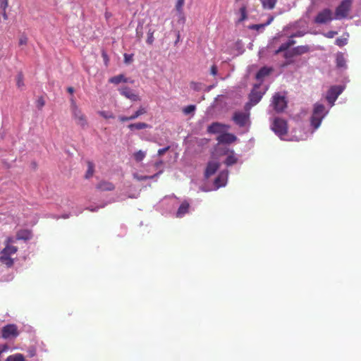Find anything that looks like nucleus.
<instances>
[{
  "label": "nucleus",
  "instance_id": "50",
  "mask_svg": "<svg viewBox=\"0 0 361 361\" xmlns=\"http://www.w3.org/2000/svg\"><path fill=\"white\" fill-rule=\"evenodd\" d=\"M102 58H103V59L104 61L105 64L107 65L108 62H109V57H108V55H107V54L106 53L105 51H102Z\"/></svg>",
  "mask_w": 361,
  "mask_h": 361
},
{
  "label": "nucleus",
  "instance_id": "36",
  "mask_svg": "<svg viewBox=\"0 0 361 361\" xmlns=\"http://www.w3.org/2000/svg\"><path fill=\"white\" fill-rule=\"evenodd\" d=\"M98 114L106 119L114 118V114L111 112H108V111H100L98 112Z\"/></svg>",
  "mask_w": 361,
  "mask_h": 361
},
{
  "label": "nucleus",
  "instance_id": "15",
  "mask_svg": "<svg viewBox=\"0 0 361 361\" xmlns=\"http://www.w3.org/2000/svg\"><path fill=\"white\" fill-rule=\"evenodd\" d=\"M190 208V204L187 201H183L179 208L178 209L176 212V217L177 218H182L186 214L188 213Z\"/></svg>",
  "mask_w": 361,
  "mask_h": 361
},
{
  "label": "nucleus",
  "instance_id": "57",
  "mask_svg": "<svg viewBox=\"0 0 361 361\" xmlns=\"http://www.w3.org/2000/svg\"><path fill=\"white\" fill-rule=\"evenodd\" d=\"M68 92L70 93V94H73V92H74V89L73 87H68V89H67Z\"/></svg>",
  "mask_w": 361,
  "mask_h": 361
},
{
  "label": "nucleus",
  "instance_id": "30",
  "mask_svg": "<svg viewBox=\"0 0 361 361\" xmlns=\"http://www.w3.org/2000/svg\"><path fill=\"white\" fill-rule=\"evenodd\" d=\"M146 153L142 150H139L134 153L133 157L136 161L140 162L145 157Z\"/></svg>",
  "mask_w": 361,
  "mask_h": 361
},
{
  "label": "nucleus",
  "instance_id": "6",
  "mask_svg": "<svg viewBox=\"0 0 361 361\" xmlns=\"http://www.w3.org/2000/svg\"><path fill=\"white\" fill-rule=\"evenodd\" d=\"M334 19L333 12L329 8H324L317 13L314 18V23L317 24H325Z\"/></svg>",
  "mask_w": 361,
  "mask_h": 361
},
{
  "label": "nucleus",
  "instance_id": "29",
  "mask_svg": "<svg viewBox=\"0 0 361 361\" xmlns=\"http://www.w3.org/2000/svg\"><path fill=\"white\" fill-rule=\"evenodd\" d=\"M146 109L143 106H140L133 115H131L132 119L135 120L141 115L146 114Z\"/></svg>",
  "mask_w": 361,
  "mask_h": 361
},
{
  "label": "nucleus",
  "instance_id": "22",
  "mask_svg": "<svg viewBox=\"0 0 361 361\" xmlns=\"http://www.w3.org/2000/svg\"><path fill=\"white\" fill-rule=\"evenodd\" d=\"M295 44V41L293 39H289L287 42L283 43L279 49L276 51V54H278L282 51L287 50L289 47Z\"/></svg>",
  "mask_w": 361,
  "mask_h": 361
},
{
  "label": "nucleus",
  "instance_id": "21",
  "mask_svg": "<svg viewBox=\"0 0 361 361\" xmlns=\"http://www.w3.org/2000/svg\"><path fill=\"white\" fill-rule=\"evenodd\" d=\"M336 66L338 68H345L346 67V61L344 57L343 54L338 53L336 54Z\"/></svg>",
  "mask_w": 361,
  "mask_h": 361
},
{
  "label": "nucleus",
  "instance_id": "11",
  "mask_svg": "<svg viewBox=\"0 0 361 361\" xmlns=\"http://www.w3.org/2000/svg\"><path fill=\"white\" fill-rule=\"evenodd\" d=\"M230 128L228 125L220 123L218 122H214L207 128V132L209 133H218L223 130H228Z\"/></svg>",
  "mask_w": 361,
  "mask_h": 361
},
{
  "label": "nucleus",
  "instance_id": "13",
  "mask_svg": "<svg viewBox=\"0 0 361 361\" xmlns=\"http://www.w3.org/2000/svg\"><path fill=\"white\" fill-rule=\"evenodd\" d=\"M220 164L218 161H209L205 169L204 176L207 178L214 175L219 169Z\"/></svg>",
  "mask_w": 361,
  "mask_h": 361
},
{
  "label": "nucleus",
  "instance_id": "44",
  "mask_svg": "<svg viewBox=\"0 0 361 361\" xmlns=\"http://www.w3.org/2000/svg\"><path fill=\"white\" fill-rule=\"evenodd\" d=\"M265 27V25L264 24H254L250 26V28L252 30H259Z\"/></svg>",
  "mask_w": 361,
  "mask_h": 361
},
{
  "label": "nucleus",
  "instance_id": "54",
  "mask_svg": "<svg viewBox=\"0 0 361 361\" xmlns=\"http://www.w3.org/2000/svg\"><path fill=\"white\" fill-rule=\"evenodd\" d=\"M8 350V346L5 344V345H3L1 348H0V351L1 353V354L4 353V352H6Z\"/></svg>",
  "mask_w": 361,
  "mask_h": 361
},
{
  "label": "nucleus",
  "instance_id": "49",
  "mask_svg": "<svg viewBox=\"0 0 361 361\" xmlns=\"http://www.w3.org/2000/svg\"><path fill=\"white\" fill-rule=\"evenodd\" d=\"M118 119L121 122H126L128 121H132V117L130 116H121L118 117Z\"/></svg>",
  "mask_w": 361,
  "mask_h": 361
},
{
  "label": "nucleus",
  "instance_id": "19",
  "mask_svg": "<svg viewBox=\"0 0 361 361\" xmlns=\"http://www.w3.org/2000/svg\"><path fill=\"white\" fill-rule=\"evenodd\" d=\"M262 97V95L261 92L257 91H252L251 94H250V103H252V105H255L261 100Z\"/></svg>",
  "mask_w": 361,
  "mask_h": 361
},
{
  "label": "nucleus",
  "instance_id": "42",
  "mask_svg": "<svg viewBox=\"0 0 361 361\" xmlns=\"http://www.w3.org/2000/svg\"><path fill=\"white\" fill-rule=\"evenodd\" d=\"M185 0H178L176 4V8L178 12L182 11L183 6L184 5Z\"/></svg>",
  "mask_w": 361,
  "mask_h": 361
},
{
  "label": "nucleus",
  "instance_id": "4",
  "mask_svg": "<svg viewBox=\"0 0 361 361\" xmlns=\"http://www.w3.org/2000/svg\"><path fill=\"white\" fill-rule=\"evenodd\" d=\"M250 112L235 111L232 120L237 126L243 128L250 124Z\"/></svg>",
  "mask_w": 361,
  "mask_h": 361
},
{
  "label": "nucleus",
  "instance_id": "3",
  "mask_svg": "<svg viewBox=\"0 0 361 361\" xmlns=\"http://www.w3.org/2000/svg\"><path fill=\"white\" fill-rule=\"evenodd\" d=\"M352 6V0H343L337 6L335 11L336 19H343L347 17Z\"/></svg>",
  "mask_w": 361,
  "mask_h": 361
},
{
  "label": "nucleus",
  "instance_id": "5",
  "mask_svg": "<svg viewBox=\"0 0 361 361\" xmlns=\"http://www.w3.org/2000/svg\"><path fill=\"white\" fill-rule=\"evenodd\" d=\"M271 129L279 136L285 135L288 132L287 123L282 118H276L272 123Z\"/></svg>",
  "mask_w": 361,
  "mask_h": 361
},
{
  "label": "nucleus",
  "instance_id": "23",
  "mask_svg": "<svg viewBox=\"0 0 361 361\" xmlns=\"http://www.w3.org/2000/svg\"><path fill=\"white\" fill-rule=\"evenodd\" d=\"M149 125L146 123L143 122H139L135 123H130L128 126V128L133 130H142L149 128Z\"/></svg>",
  "mask_w": 361,
  "mask_h": 361
},
{
  "label": "nucleus",
  "instance_id": "61",
  "mask_svg": "<svg viewBox=\"0 0 361 361\" xmlns=\"http://www.w3.org/2000/svg\"><path fill=\"white\" fill-rule=\"evenodd\" d=\"M179 37H180V35H178L177 41H178V40H179Z\"/></svg>",
  "mask_w": 361,
  "mask_h": 361
},
{
  "label": "nucleus",
  "instance_id": "8",
  "mask_svg": "<svg viewBox=\"0 0 361 361\" xmlns=\"http://www.w3.org/2000/svg\"><path fill=\"white\" fill-rule=\"evenodd\" d=\"M18 335L19 332L16 324H7L1 329V336L5 339L16 338Z\"/></svg>",
  "mask_w": 361,
  "mask_h": 361
},
{
  "label": "nucleus",
  "instance_id": "47",
  "mask_svg": "<svg viewBox=\"0 0 361 361\" xmlns=\"http://www.w3.org/2000/svg\"><path fill=\"white\" fill-rule=\"evenodd\" d=\"M170 149V146H167L164 148H162V149H159L157 152V154L159 156H162L163 154H164L169 149Z\"/></svg>",
  "mask_w": 361,
  "mask_h": 361
},
{
  "label": "nucleus",
  "instance_id": "59",
  "mask_svg": "<svg viewBox=\"0 0 361 361\" xmlns=\"http://www.w3.org/2000/svg\"><path fill=\"white\" fill-rule=\"evenodd\" d=\"M4 18H5V19L7 18V16H6V11H5V12L4 11Z\"/></svg>",
  "mask_w": 361,
  "mask_h": 361
},
{
  "label": "nucleus",
  "instance_id": "58",
  "mask_svg": "<svg viewBox=\"0 0 361 361\" xmlns=\"http://www.w3.org/2000/svg\"><path fill=\"white\" fill-rule=\"evenodd\" d=\"M111 16V13H109V12H106L105 13V18L106 19H109Z\"/></svg>",
  "mask_w": 361,
  "mask_h": 361
},
{
  "label": "nucleus",
  "instance_id": "60",
  "mask_svg": "<svg viewBox=\"0 0 361 361\" xmlns=\"http://www.w3.org/2000/svg\"><path fill=\"white\" fill-rule=\"evenodd\" d=\"M138 30H139V27H137L136 28V31H137V35H138Z\"/></svg>",
  "mask_w": 361,
  "mask_h": 361
},
{
  "label": "nucleus",
  "instance_id": "14",
  "mask_svg": "<svg viewBox=\"0 0 361 361\" xmlns=\"http://www.w3.org/2000/svg\"><path fill=\"white\" fill-rule=\"evenodd\" d=\"M96 188L100 191H112L115 189V186L109 181L101 180L97 184Z\"/></svg>",
  "mask_w": 361,
  "mask_h": 361
},
{
  "label": "nucleus",
  "instance_id": "18",
  "mask_svg": "<svg viewBox=\"0 0 361 361\" xmlns=\"http://www.w3.org/2000/svg\"><path fill=\"white\" fill-rule=\"evenodd\" d=\"M323 118H324V117H322V116L317 115L315 114H312V115L311 116L310 121H311V125L314 128V130L317 129L320 126Z\"/></svg>",
  "mask_w": 361,
  "mask_h": 361
},
{
  "label": "nucleus",
  "instance_id": "20",
  "mask_svg": "<svg viewBox=\"0 0 361 361\" xmlns=\"http://www.w3.org/2000/svg\"><path fill=\"white\" fill-rule=\"evenodd\" d=\"M263 8L268 9V10H272L274 8L277 0H259Z\"/></svg>",
  "mask_w": 361,
  "mask_h": 361
},
{
  "label": "nucleus",
  "instance_id": "25",
  "mask_svg": "<svg viewBox=\"0 0 361 361\" xmlns=\"http://www.w3.org/2000/svg\"><path fill=\"white\" fill-rule=\"evenodd\" d=\"M313 114H315L317 115L322 116V117H324L325 116V106L322 104H315Z\"/></svg>",
  "mask_w": 361,
  "mask_h": 361
},
{
  "label": "nucleus",
  "instance_id": "10",
  "mask_svg": "<svg viewBox=\"0 0 361 361\" xmlns=\"http://www.w3.org/2000/svg\"><path fill=\"white\" fill-rule=\"evenodd\" d=\"M118 91L121 95L124 96L125 97L129 99L131 101L135 102L140 100V97L137 94H135L133 91L127 86L119 88Z\"/></svg>",
  "mask_w": 361,
  "mask_h": 361
},
{
  "label": "nucleus",
  "instance_id": "2",
  "mask_svg": "<svg viewBox=\"0 0 361 361\" xmlns=\"http://www.w3.org/2000/svg\"><path fill=\"white\" fill-rule=\"evenodd\" d=\"M71 112L75 123L82 128H85L87 126V118L74 101H72Z\"/></svg>",
  "mask_w": 361,
  "mask_h": 361
},
{
  "label": "nucleus",
  "instance_id": "9",
  "mask_svg": "<svg viewBox=\"0 0 361 361\" xmlns=\"http://www.w3.org/2000/svg\"><path fill=\"white\" fill-rule=\"evenodd\" d=\"M272 104L276 111L281 112L286 108L287 101L285 97L281 96L279 93H276L273 97Z\"/></svg>",
  "mask_w": 361,
  "mask_h": 361
},
{
  "label": "nucleus",
  "instance_id": "31",
  "mask_svg": "<svg viewBox=\"0 0 361 361\" xmlns=\"http://www.w3.org/2000/svg\"><path fill=\"white\" fill-rule=\"evenodd\" d=\"M160 173H161V171H159V173L154 174V176H138L137 174H134V178H136L137 180H140V181H141V180H148V179H152L154 177H156L158 175H159Z\"/></svg>",
  "mask_w": 361,
  "mask_h": 361
},
{
  "label": "nucleus",
  "instance_id": "27",
  "mask_svg": "<svg viewBox=\"0 0 361 361\" xmlns=\"http://www.w3.org/2000/svg\"><path fill=\"white\" fill-rule=\"evenodd\" d=\"M25 356L21 353H16L14 355H9L6 361H25Z\"/></svg>",
  "mask_w": 361,
  "mask_h": 361
},
{
  "label": "nucleus",
  "instance_id": "12",
  "mask_svg": "<svg viewBox=\"0 0 361 361\" xmlns=\"http://www.w3.org/2000/svg\"><path fill=\"white\" fill-rule=\"evenodd\" d=\"M237 140V137L229 133H224L217 137V140L219 143L231 144Z\"/></svg>",
  "mask_w": 361,
  "mask_h": 361
},
{
  "label": "nucleus",
  "instance_id": "33",
  "mask_svg": "<svg viewBox=\"0 0 361 361\" xmlns=\"http://www.w3.org/2000/svg\"><path fill=\"white\" fill-rule=\"evenodd\" d=\"M347 43H348V39L346 37H338L336 39V42H335V44L340 47H342L346 45Z\"/></svg>",
  "mask_w": 361,
  "mask_h": 361
},
{
  "label": "nucleus",
  "instance_id": "55",
  "mask_svg": "<svg viewBox=\"0 0 361 361\" xmlns=\"http://www.w3.org/2000/svg\"><path fill=\"white\" fill-rule=\"evenodd\" d=\"M273 20H274V17L271 16L268 19L267 22L266 23H263V24L265 25V27H266V26L269 25Z\"/></svg>",
  "mask_w": 361,
  "mask_h": 361
},
{
  "label": "nucleus",
  "instance_id": "38",
  "mask_svg": "<svg viewBox=\"0 0 361 361\" xmlns=\"http://www.w3.org/2000/svg\"><path fill=\"white\" fill-rule=\"evenodd\" d=\"M45 105V101L42 97H39L36 101V106L38 109H42Z\"/></svg>",
  "mask_w": 361,
  "mask_h": 361
},
{
  "label": "nucleus",
  "instance_id": "56",
  "mask_svg": "<svg viewBox=\"0 0 361 361\" xmlns=\"http://www.w3.org/2000/svg\"><path fill=\"white\" fill-rule=\"evenodd\" d=\"M163 164V161L161 160L159 161H157L155 164H154V166L158 168L161 165Z\"/></svg>",
  "mask_w": 361,
  "mask_h": 361
},
{
  "label": "nucleus",
  "instance_id": "40",
  "mask_svg": "<svg viewBox=\"0 0 361 361\" xmlns=\"http://www.w3.org/2000/svg\"><path fill=\"white\" fill-rule=\"evenodd\" d=\"M190 87L195 91H200L202 89V84L195 82H190Z\"/></svg>",
  "mask_w": 361,
  "mask_h": 361
},
{
  "label": "nucleus",
  "instance_id": "39",
  "mask_svg": "<svg viewBox=\"0 0 361 361\" xmlns=\"http://www.w3.org/2000/svg\"><path fill=\"white\" fill-rule=\"evenodd\" d=\"M154 31L149 30L147 32V43L149 44H152L154 42Z\"/></svg>",
  "mask_w": 361,
  "mask_h": 361
},
{
  "label": "nucleus",
  "instance_id": "1",
  "mask_svg": "<svg viewBox=\"0 0 361 361\" xmlns=\"http://www.w3.org/2000/svg\"><path fill=\"white\" fill-rule=\"evenodd\" d=\"M18 247L16 246H5L0 253V263L4 264L6 267L10 268L14 264V259L11 256L16 254Z\"/></svg>",
  "mask_w": 361,
  "mask_h": 361
},
{
  "label": "nucleus",
  "instance_id": "37",
  "mask_svg": "<svg viewBox=\"0 0 361 361\" xmlns=\"http://www.w3.org/2000/svg\"><path fill=\"white\" fill-rule=\"evenodd\" d=\"M195 109L196 107L195 105H188L183 109V111L185 114L188 115L193 112L195 110Z\"/></svg>",
  "mask_w": 361,
  "mask_h": 361
},
{
  "label": "nucleus",
  "instance_id": "45",
  "mask_svg": "<svg viewBox=\"0 0 361 361\" xmlns=\"http://www.w3.org/2000/svg\"><path fill=\"white\" fill-rule=\"evenodd\" d=\"M133 54H124V61L126 63H130L133 61Z\"/></svg>",
  "mask_w": 361,
  "mask_h": 361
},
{
  "label": "nucleus",
  "instance_id": "46",
  "mask_svg": "<svg viewBox=\"0 0 361 361\" xmlns=\"http://www.w3.org/2000/svg\"><path fill=\"white\" fill-rule=\"evenodd\" d=\"M337 33L338 32L336 31L331 30V31H329V32L324 33V36L327 38H333V37H334L335 35H337Z\"/></svg>",
  "mask_w": 361,
  "mask_h": 361
},
{
  "label": "nucleus",
  "instance_id": "51",
  "mask_svg": "<svg viewBox=\"0 0 361 361\" xmlns=\"http://www.w3.org/2000/svg\"><path fill=\"white\" fill-rule=\"evenodd\" d=\"M27 42V38L25 36H23L19 39V44L20 45H25Z\"/></svg>",
  "mask_w": 361,
  "mask_h": 361
},
{
  "label": "nucleus",
  "instance_id": "32",
  "mask_svg": "<svg viewBox=\"0 0 361 361\" xmlns=\"http://www.w3.org/2000/svg\"><path fill=\"white\" fill-rule=\"evenodd\" d=\"M237 162V158L234 155H229L225 160V164L228 166H231Z\"/></svg>",
  "mask_w": 361,
  "mask_h": 361
},
{
  "label": "nucleus",
  "instance_id": "7",
  "mask_svg": "<svg viewBox=\"0 0 361 361\" xmlns=\"http://www.w3.org/2000/svg\"><path fill=\"white\" fill-rule=\"evenodd\" d=\"M343 88L342 86H332L327 92L326 99L332 106L337 99L338 97L342 93Z\"/></svg>",
  "mask_w": 361,
  "mask_h": 361
},
{
  "label": "nucleus",
  "instance_id": "48",
  "mask_svg": "<svg viewBox=\"0 0 361 361\" xmlns=\"http://www.w3.org/2000/svg\"><path fill=\"white\" fill-rule=\"evenodd\" d=\"M15 242L13 238L8 237L5 240V246H13L11 244Z\"/></svg>",
  "mask_w": 361,
  "mask_h": 361
},
{
  "label": "nucleus",
  "instance_id": "26",
  "mask_svg": "<svg viewBox=\"0 0 361 361\" xmlns=\"http://www.w3.org/2000/svg\"><path fill=\"white\" fill-rule=\"evenodd\" d=\"M87 170L86 173L85 175V178L86 179H89L94 174V164H93L92 161H88L87 162Z\"/></svg>",
  "mask_w": 361,
  "mask_h": 361
},
{
  "label": "nucleus",
  "instance_id": "35",
  "mask_svg": "<svg viewBox=\"0 0 361 361\" xmlns=\"http://www.w3.org/2000/svg\"><path fill=\"white\" fill-rule=\"evenodd\" d=\"M214 185H216V188H219L225 185L224 180L222 178L221 176H219L215 178Z\"/></svg>",
  "mask_w": 361,
  "mask_h": 361
},
{
  "label": "nucleus",
  "instance_id": "34",
  "mask_svg": "<svg viewBox=\"0 0 361 361\" xmlns=\"http://www.w3.org/2000/svg\"><path fill=\"white\" fill-rule=\"evenodd\" d=\"M295 51L298 54L306 53L309 51L307 46H298L295 49Z\"/></svg>",
  "mask_w": 361,
  "mask_h": 361
},
{
  "label": "nucleus",
  "instance_id": "52",
  "mask_svg": "<svg viewBox=\"0 0 361 361\" xmlns=\"http://www.w3.org/2000/svg\"><path fill=\"white\" fill-rule=\"evenodd\" d=\"M217 71H218L217 67L215 65H213L211 67V70H210L211 74L213 75H216L217 74Z\"/></svg>",
  "mask_w": 361,
  "mask_h": 361
},
{
  "label": "nucleus",
  "instance_id": "16",
  "mask_svg": "<svg viewBox=\"0 0 361 361\" xmlns=\"http://www.w3.org/2000/svg\"><path fill=\"white\" fill-rule=\"evenodd\" d=\"M273 69L271 68L268 67H262L256 74V78L258 80H262L266 76H268L271 72Z\"/></svg>",
  "mask_w": 361,
  "mask_h": 361
},
{
  "label": "nucleus",
  "instance_id": "43",
  "mask_svg": "<svg viewBox=\"0 0 361 361\" xmlns=\"http://www.w3.org/2000/svg\"><path fill=\"white\" fill-rule=\"evenodd\" d=\"M8 6V0H0V7L5 12Z\"/></svg>",
  "mask_w": 361,
  "mask_h": 361
},
{
  "label": "nucleus",
  "instance_id": "53",
  "mask_svg": "<svg viewBox=\"0 0 361 361\" xmlns=\"http://www.w3.org/2000/svg\"><path fill=\"white\" fill-rule=\"evenodd\" d=\"M252 105V103H250V102L247 103L245 105V107H244V109H245V111L244 112H250V109Z\"/></svg>",
  "mask_w": 361,
  "mask_h": 361
},
{
  "label": "nucleus",
  "instance_id": "41",
  "mask_svg": "<svg viewBox=\"0 0 361 361\" xmlns=\"http://www.w3.org/2000/svg\"><path fill=\"white\" fill-rule=\"evenodd\" d=\"M240 13L241 14V18H240V20H244L245 19L247 18V13H246V6H243L240 8Z\"/></svg>",
  "mask_w": 361,
  "mask_h": 361
},
{
  "label": "nucleus",
  "instance_id": "17",
  "mask_svg": "<svg viewBox=\"0 0 361 361\" xmlns=\"http://www.w3.org/2000/svg\"><path fill=\"white\" fill-rule=\"evenodd\" d=\"M109 82L110 83H113L115 85H118L121 82H128V79L124 76L123 74L117 75L114 77H111L109 79Z\"/></svg>",
  "mask_w": 361,
  "mask_h": 361
},
{
  "label": "nucleus",
  "instance_id": "28",
  "mask_svg": "<svg viewBox=\"0 0 361 361\" xmlns=\"http://www.w3.org/2000/svg\"><path fill=\"white\" fill-rule=\"evenodd\" d=\"M16 85L18 88L22 89L24 86V76L22 72L17 74L16 76Z\"/></svg>",
  "mask_w": 361,
  "mask_h": 361
},
{
  "label": "nucleus",
  "instance_id": "24",
  "mask_svg": "<svg viewBox=\"0 0 361 361\" xmlns=\"http://www.w3.org/2000/svg\"><path fill=\"white\" fill-rule=\"evenodd\" d=\"M31 233L27 230H21L19 231L16 234L17 240H28L30 238Z\"/></svg>",
  "mask_w": 361,
  "mask_h": 361
}]
</instances>
